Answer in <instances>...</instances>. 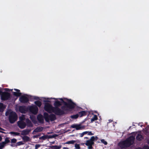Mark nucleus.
Listing matches in <instances>:
<instances>
[{"label":"nucleus","mask_w":149,"mask_h":149,"mask_svg":"<svg viewBox=\"0 0 149 149\" xmlns=\"http://www.w3.org/2000/svg\"><path fill=\"white\" fill-rule=\"evenodd\" d=\"M59 99L61 101V102L63 103L64 104L61 106V109L63 110H65L66 111H70V110L74 109L76 105L71 99H67V102L64 101L62 98H60Z\"/></svg>","instance_id":"nucleus-1"},{"label":"nucleus","mask_w":149,"mask_h":149,"mask_svg":"<svg viewBox=\"0 0 149 149\" xmlns=\"http://www.w3.org/2000/svg\"><path fill=\"white\" fill-rule=\"evenodd\" d=\"M134 139V137L130 136L126 140L120 142L118 143V146L122 149L128 148L133 144Z\"/></svg>","instance_id":"nucleus-2"},{"label":"nucleus","mask_w":149,"mask_h":149,"mask_svg":"<svg viewBox=\"0 0 149 149\" xmlns=\"http://www.w3.org/2000/svg\"><path fill=\"white\" fill-rule=\"evenodd\" d=\"M62 105L61 103L58 100L56 101L54 103V108H56L55 110L58 114V116H61L68 113L69 111H66L65 110H63L59 107Z\"/></svg>","instance_id":"nucleus-3"},{"label":"nucleus","mask_w":149,"mask_h":149,"mask_svg":"<svg viewBox=\"0 0 149 149\" xmlns=\"http://www.w3.org/2000/svg\"><path fill=\"white\" fill-rule=\"evenodd\" d=\"M44 109L45 111L49 113H51L52 112L56 115H58V114L55 110V109H56V107L54 108L52 105L49 103H45V104Z\"/></svg>","instance_id":"nucleus-4"},{"label":"nucleus","mask_w":149,"mask_h":149,"mask_svg":"<svg viewBox=\"0 0 149 149\" xmlns=\"http://www.w3.org/2000/svg\"><path fill=\"white\" fill-rule=\"evenodd\" d=\"M44 117L47 122H49V120L51 121H53L56 119V116L54 114H52L49 115L46 112L44 113Z\"/></svg>","instance_id":"nucleus-5"},{"label":"nucleus","mask_w":149,"mask_h":149,"mask_svg":"<svg viewBox=\"0 0 149 149\" xmlns=\"http://www.w3.org/2000/svg\"><path fill=\"white\" fill-rule=\"evenodd\" d=\"M17 119V113L14 111L10 112L9 114L8 119L9 122L11 124L14 123Z\"/></svg>","instance_id":"nucleus-6"},{"label":"nucleus","mask_w":149,"mask_h":149,"mask_svg":"<svg viewBox=\"0 0 149 149\" xmlns=\"http://www.w3.org/2000/svg\"><path fill=\"white\" fill-rule=\"evenodd\" d=\"M38 109L36 105L28 107V111L34 114H36L38 112Z\"/></svg>","instance_id":"nucleus-7"},{"label":"nucleus","mask_w":149,"mask_h":149,"mask_svg":"<svg viewBox=\"0 0 149 149\" xmlns=\"http://www.w3.org/2000/svg\"><path fill=\"white\" fill-rule=\"evenodd\" d=\"M11 98V95L10 93L7 92H4L1 96V99L2 100H7Z\"/></svg>","instance_id":"nucleus-8"},{"label":"nucleus","mask_w":149,"mask_h":149,"mask_svg":"<svg viewBox=\"0 0 149 149\" xmlns=\"http://www.w3.org/2000/svg\"><path fill=\"white\" fill-rule=\"evenodd\" d=\"M71 127L73 128H75L77 130H82L85 129L86 127L85 125L79 124H74L71 125Z\"/></svg>","instance_id":"nucleus-9"},{"label":"nucleus","mask_w":149,"mask_h":149,"mask_svg":"<svg viewBox=\"0 0 149 149\" xmlns=\"http://www.w3.org/2000/svg\"><path fill=\"white\" fill-rule=\"evenodd\" d=\"M19 109L20 113H25L28 111V107H26L25 106H20Z\"/></svg>","instance_id":"nucleus-10"},{"label":"nucleus","mask_w":149,"mask_h":149,"mask_svg":"<svg viewBox=\"0 0 149 149\" xmlns=\"http://www.w3.org/2000/svg\"><path fill=\"white\" fill-rule=\"evenodd\" d=\"M19 100L22 103H26L29 101L28 97L24 95H22L19 98Z\"/></svg>","instance_id":"nucleus-11"},{"label":"nucleus","mask_w":149,"mask_h":149,"mask_svg":"<svg viewBox=\"0 0 149 149\" xmlns=\"http://www.w3.org/2000/svg\"><path fill=\"white\" fill-rule=\"evenodd\" d=\"M17 124L19 127L21 129L24 128L26 126V124L23 121H18Z\"/></svg>","instance_id":"nucleus-12"},{"label":"nucleus","mask_w":149,"mask_h":149,"mask_svg":"<svg viewBox=\"0 0 149 149\" xmlns=\"http://www.w3.org/2000/svg\"><path fill=\"white\" fill-rule=\"evenodd\" d=\"M55 137V135H45L39 137L40 139H42L43 140H45L47 139H50L54 138Z\"/></svg>","instance_id":"nucleus-13"},{"label":"nucleus","mask_w":149,"mask_h":149,"mask_svg":"<svg viewBox=\"0 0 149 149\" xmlns=\"http://www.w3.org/2000/svg\"><path fill=\"white\" fill-rule=\"evenodd\" d=\"M37 119L40 123H43L44 119L43 116L42 114H39L37 116Z\"/></svg>","instance_id":"nucleus-14"},{"label":"nucleus","mask_w":149,"mask_h":149,"mask_svg":"<svg viewBox=\"0 0 149 149\" xmlns=\"http://www.w3.org/2000/svg\"><path fill=\"white\" fill-rule=\"evenodd\" d=\"M87 111H82L79 112L78 114L80 117H82L84 116H86L87 114Z\"/></svg>","instance_id":"nucleus-15"},{"label":"nucleus","mask_w":149,"mask_h":149,"mask_svg":"<svg viewBox=\"0 0 149 149\" xmlns=\"http://www.w3.org/2000/svg\"><path fill=\"white\" fill-rule=\"evenodd\" d=\"M43 130V127L41 126L38 127L34 130L32 134H33L34 132H41Z\"/></svg>","instance_id":"nucleus-16"},{"label":"nucleus","mask_w":149,"mask_h":149,"mask_svg":"<svg viewBox=\"0 0 149 149\" xmlns=\"http://www.w3.org/2000/svg\"><path fill=\"white\" fill-rule=\"evenodd\" d=\"M143 139V136L140 134H138L136 136V139L138 141H140Z\"/></svg>","instance_id":"nucleus-17"},{"label":"nucleus","mask_w":149,"mask_h":149,"mask_svg":"<svg viewBox=\"0 0 149 149\" xmlns=\"http://www.w3.org/2000/svg\"><path fill=\"white\" fill-rule=\"evenodd\" d=\"M31 131V129H26L22 131L21 134L23 135H28Z\"/></svg>","instance_id":"nucleus-18"},{"label":"nucleus","mask_w":149,"mask_h":149,"mask_svg":"<svg viewBox=\"0 0 149 149\" xmlns=\"http://www.w3.org/2000/svg\"><path fill=\"white\" fill-rule=\"evenodd\" d=\"M26 125H27L28 127H32L33 126V124L32 123L31 121L28 119H27L26 120Z\"/></svg>","instance_id":"nucleus-19"},{"label":"nucleus","mask_w":149,"mask_h":149,"mask_svg":"<svg viewBox=\"0 0 149 149\" xmlns=\"http://www.w3.org/2000/svg\"><path fill=\"white\" fill-rule=\"evenodd\" d=\"M5 108V107L4 106L3 103H0V112H3L4 109Z\"/></svg>","instance_id":"nucleus-20"},{"label":"nucleus","mask_w":149,"mask_h":149,"mask_svg":"<svg viewBox=\"0 0 149 149\" xmlns=\"http://www.w3.org/2000/svg\"><path fill=\"white\" fill-rule=\"evenodd\" d=\"M94 143V142H93L90 140H89L86 141L85 144L86 146H88L90 145H93Z\"/></svg>","instance_id":"nucleus-21"},{"label":"nucleus","mask_w":149,"mask_h":149,"mask_svg":"<svg viewBox=\"0 0 149 149\" xmlns=\"http://www.w3.org/2000/svg\"><path fill=\"white\" fill-rule=\"evenodd\" d=\"M22 139L24 142H27L30 141L29 137L26 136H23Z\"/></svg>","instance_id":"nucleus-22"},{"label":"nucleus","mask_w":149,"mask_h":149,"mask_svg":"<svg viewBox=\"0 0 149 149\" xmlns=\"http://www.w3.org/2000/svg\"><path fill=\"white\" fill-rule=\"evenodd\" d=\"M50 147L52 149H60L61 147V145L59 146L55 145L50 146Z\"/></svg>","instance_id":"nucleus-23"},{"label":"nucleus","mask_w":149,"mask_h":149,"mask_svg":"<svg viewBox=\"0 0 149 149\" xmlns=\"http://www.w3.org/2000/svg\"><path fill=\"white\" fill-rule=\"evenodd\" d=\"M12 93L13 95L16 97H19L22 95L21 93L20 92H13Z\"/></svg>","instance_id":"nucleus-24"},{"label":"nucleus","mask_w":149,"mask_h":149,"mask_svg":"<svg viewBox=\"0 0 149 149\" xmlns=\"http://www.w3.org/2000/svg\"><path fill=\"white\" fill-rule=\"evenodd\" d=\"M98 118L97 116L96 115H94L93 117L91 119V123H93V122L97 120Z\"/></svg>","instance_id":"nucleus-25"},{"label":"nucleus","mask_w":149,"mask_h":149,"mask_svg":"<svg viewBox=\"0 0 149 149\" xmlns=\"http://www.w3.org/2000/svg\"><path fill=\"white\" fill-rule=\"evenodd\" d=\"M35 104L36 105L40 107L42 105L41 102L39 101H37L35 102Z\"/></svg>","instance_id":"nucleus-26"},{"label":"nucleus","mask_w":149,"mask_h":149,"mask_svg":"<svg viewBox=\"0 0 149 149\" xmlns=\"http://www.w3.org/2000/svg\"><path fill=\"white\" fill-rule=\"evenodd\" d=\"M97 139L98 138L97 136H96L95 137L94 136H92L91 137L90 140L91 141H92V142H94V141L95 140L96 141Z\"/></svg>","instance_id":"nucleus-27"},{"label":"nucleus","mask_w":149,"mask_h":149,"mask_svg":"<svg viewBox=\"0 0 149 149\" xmlns=\"http://www.w3.org/2000/svg\"><path fill=\"white\" fill-rule=\"evenodd\" d=\"M76 141H75L72 140L71 141H68L64 143L65 144H73Z\"/></svg>","instance_id":"nucleus-28"},{"label":"nucleus","mask_w":149,"mask_h":149,"mask_svg":"<svg viewBox=\"0 0 149 149\" xmlns=\"http://www.w3.org/2000/svg\"><path fill=\"white\" fill-rule=\"evenodd\" d=\"M79 115L78 114H77L75 115H74L71 116V117L72 118L77 119L79 117Z\"/></svg>","instance_id":"nucleus-29"},{"label":"nucleus","mask_w":149,"mask_h":149,"mask_svg":"<svg viewBox=\"0 0 149 149\" xmlns=\"http://www.w3.org/2000/svg\"><path fill=\"white\" fill-rule=\"evenodd\" d=\"M10 134H13L16 136H19L20 134L19 132H10Z\"/></svg>","instance_id":"nucleus-30"},{"label":"nucleus","mask_w":149,"mask_h":149,"mask_svg":"<svg viewBox=\"0 0 149 149\" xmlns=\"http://www.w3.org/2000/svg\"><path fill=\"white\" fill-rule=\"evenodd\" d=\"M5 145L4 142H2L0 143V149H2Z\"/></svg>","instance_id":"nucleus-31"},{"label":"nucleus","mask_w":149,"mask_h":149,"mask_svg":"<svg viewBox=\"0 0 149 149\" xmlns=\"http://www.w3.org/2000/svg\"><path fill=\"white\" fill-rule=\"evenodd\" d=\"M74 147L75 149H80V148L79 145L77 143H76L75 144Z\"/></svg>","instance_id":"nucleus-32"},{"label":"nucleus","mask_w":149,"mask_h":149,"mask_svg":"<svg viewBox=\"0 0 149 149\" xmlns=\"http://www.w3.org/2000/svg\"><path fill=\"white\" fill-rule=\"evenodd\" d=\"M10 142V141L9 140V138L8 137H6L5 139V140L4 141H3V142H4L5 143V144L8 143H9Z\"/></svg>","instance_id":"nucleus-33"},{"label":"nucleus","mask_w":149,"mask_h":149,"mask_svg":"<svg viewBox=\"0 0 149 149\" xmlns=\"http://www.w3.org/2000/svg\"><path fill=\"white\" fill-rule=\"evenodd\" d=\"M101 141L105 145H107V142L106 141H105L104 139H101Z\"/></svg>","instance_id":"nucleus-34"},{"label":"nucleus","mask_w":149,"mask_h":149,"mask_svg":"<svg viewBox=\"0 0 149 149\" xmlns=\"http://www.w3.org/2000/svg\"><path fill=\"white\" fill-rule=\"evenodd\" d=\"M40 134H37L35 135H34L33 136V138H37L39 136H40Z\"/></svg>","instance_id":"nucleus-35"},{"label":"nucleus","mask_w":149,"mask_h":149,"mask_svg":"<svg viewBox=\"0 0 149 149\" xmlns=\"http://www.w3.org/2000/svg\"><path fill=\"white\" fill-rule=\"evenodd\" d=\"M11 142L13 143H15L17 141L16 139H11Z\"/></svg>","instance_id":"nucleus-36"},{"label":"nucleus","mask_w":149,"mask_h":149,"mask_svg":"<svg viewBox=\"0 0 149 149\" xmlns=\"http://www.w3.org/2000/svg\"><path fill=\"white\" fill-rule=\"evenodd\" d=\"M88 135H94V134L92 133L91 132L88 131Z\"/></svg>","instance_id":"nucleus-37"},{"label":"nucleus","mask_w":149,"mask_h":149,"mask_svg":"<svg viewBox=\"0 0 149 149\" xmlns=\"http://www.w3.org/2000/svg\"><path fill=\"white\" fill-rule=\"evenodd\" d=\"M40 146V144H36L35 146V149H38Z\"/></svg>","instance_id":"nucleus-38"},{"label":"nucleus","mask_w":149,"mask_h":149,"mask_svg":"<svg viewBox=\"0 0 149 149\" xmlns=\"http://www.w3.org/2000/svg\"><path fill=\"white\" fill-rule=\"evenodd\" d=\"M19 119H20V121H23L24 120L25 118L24 117H20L19 118Z\"/></svg>","instance_id":"nucleus-39"},{"label":"nucleus","mask_w":149,"mask_h":149,"mask_svg":"<svg viewBox=\"0 0 149 149\" xmlns=\"http://www.w3.org/2000/svg\"><path fill=\"white\" fill-rule=\"evenodd\" d=\"M92 145H89V146H88V148L89 149H92L93 148V147H92Z\"/></svg>","instance_id":"nucleus-40"},{"label":"nucleus","mask_w":149,"mask_h":149,"mask_svg":"<svg viewBox=\"0 0 149 149\" xmlns=\"http://www.w3.org/2000/svg\"><path fill=\"white\" fill-rule=\"evenodd\" d=\"M4 90L6 91H10V89H9V88H4Z\"/></svg>","instance_id":"nucleus-41"},{"label":"nucleus","mask_w":149,"mask_h":149,"mask_svg":"<svg viewBox=\"0 0 149 149\" xmlns=\"http://www.w3.org/2000/svg\"><path fill=\"white\" fill-rule=\"evenodd\" d=\"M3 92L1 90V88H0V95H1H1L3 94Z\"/></svg>","instance_id":"nucleus-42"},{"label":"nucleus","mask_w":149,"mask_h":149,"mask_svg":"<svg viewBox=\"0 0 149 149\" xmlns=\"http://www.w3.org/2000/svg\"><path fill=\"white\" fill-rule=\"evenodd\" d=\"M14 90L18 92H20V90L18 89L14 88Z\"/></svg>","instance_id":"nucleus-43"},{"label":"nucleus","mask_w":149,"mask_h":149,"mask_svg":"<svg viewBox=\"0 0 149 149\" xmlns=\"http://www.w3.org/2000/svg\"><path fill=\"white\" fill-rule=\"evenodd\" d=\"M79 134H80V136L81 137H82L84 135L83 132H82L81 133Z\"/></svg>","instance_id":"nucleus-44"},{"label":"nucleus","mask_w":149,"mask_h":149,"mask_svg":"<svg viewBox=\"0 0 149 149\" xmlns=\"http://www.w3.org/2000/svg\"><path fill=\"white\" fill-rule=\"evenodd\" d=\"M83 132V133L84 134H84H88V131H85V132Z\"/></svg>","instance_id":"nucleus-45"},{"label":"nucleus","mask_w":149,"mask_h":149,"mask_svg":"<svg viewBox=\"0 0 149 149\" xmlns=\"http://www.w3.org/2000/svg\"><path fill=\"white\" fill-rule=\"evenodd\" d=\"M63 149H69V148H68L64 147L63 148Z\"/></svg>","instance_id":"nucleus-46"},{"label":"nucleus","mask_w":149,"mask_h":149,"mask_svg":"<svg viewBox=\"0 0 149 149\" xmlns=\"http://www.w3.org/2000/svg\"><path fill=\"white\" fill-rule=\"evenodd\" d=\"M145 149H149V147L148 146H147Z\"/></svg>","instance_id":"nucleus-47"},{"label":"nucleus","mask_w":149,"mask_h":149,"mask_svg":"<svg viewBox=\"0 0 149 149\" xmlns=\"http://www.w3.org/2000/svg\"><path fill=\"white\" fill-rule=\"evenodd\" d=\"M138 125L140 126H141V127H142L143 126V125L141 124V125H140V123H139L138 124Z\"/></svg>","instance_id":"nucleus-48"},{"label":"nucleus","mask_w":149,"mask_h":149,"mask_svg":"<svg viewBox=\"0 0 149 149\" xmlns=\"http://www.w3.org/2000/svg\"><path fill=\"white\" fill-rule=\"evenodd\" d=\"M2 137H1V136H0V141H1V140H2Z\"/></svg>","instance_id":"nucleus-49"},{"label":"nucleus","mask_w":149,"mask_h":149,"mask_svg":"<svg viewBox=\"0 0 149 149\" xmlns=\"http://www.w3.org/2000/svg\"><path fill=\"white\" fill-rule=\"evenodd\" d=\"M19 143H20V144L19 145L22 144V142L21 141L19 142Z\"/></svg>","instance_id":"nucleus-50"},{"label":"nucleus","mask_w":149,"mask_h":149,"mask_svg":"<svg viewBox=\"0 0 149 149\" xmlns=\"http://www.w3.org/2000/svg\"><path fill=\"white\" fill-rule=\"evenodd\" d=\"M0 132H1V133H5L4 132H2V131H0Z\"/></svg>","instance_id":"nucleus-51"},{"label":"nucleus","mask_w":149,"mask_h":149,"mask_svg":"<svg viewBox=\"0 0 149 149\" xmlns=\"http://www.w3.org/2000/svg\"><path fill=\"white\" fill-rule=\"evenodd\" d=\"M0 130H4L3 129V128H1V127H0Z\"/></svg>","instance_id":"nucleus-52"},{"label":"nucleus","mask_w":149,"mask_h":149,"mask_svg":"<svg viewBox=\"0 0 149 149\" xmlns=\"http://www.w3.org/2000/svg\"><path fill=\"white\" fill-rule=\"evenodd\" d=\"M84 122H85V121H83L80 124H81L83 123H84Z\"/></svg>","instance_id":"nucleus-53"},{"label":"nucleus","mask_w":149,"mask_h":149,"mask_svg":"<svg viewBox=\"0 0 149 149\" xmlns=\"http://www.w3.org/2000/svg\"><path fill=\"white\" fill-rule=\"evenodd\" d=\"M84 138H85V139H88V137H84Z\"/></svg>","instance_id":"nucleus-54"},{"label":"nucleus","mask_w":149,"mask_h":149,"mask_svg":"<svg viewBox=\"0 0 149 149\" xmlns=\"http://www.w3.org/2000/svg\"><path fill=\"white\" fill-rule=\"evenodd\" d=\"M131 127V126H130L129 128V129H128V130H129L130 129Z\"/></svg>","instance_id":"nucleus-55"},{"label":"nucleus","mask_w":149,"mask_h":149,"mask_svg":"<svg viewBox=\"0 0 149 149\" xmlns=\"http://www.w3.org/2000/svg\"><path fill=\"white\" fill-rule=\"evenodd\" d=\"M13 89H10V91H13Z\"/></svg>","instance_id":"nucleus-56"},{"label":"nucleus","mask_w":149,"mask_h":149,"mask_svg":"<svg viewBox=\"0 0 149 149\" xmlns=\"http://www.w3.org/2000/svg\"><path fill=\"white\" fill-rule=\"evenodd\" d=\"M132 125H133V126H135V125H134V124H133Z\"/></svg>","instance_id":"nucleus-57"}]
</instances>
